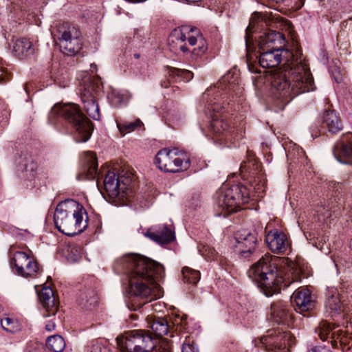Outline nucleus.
<instances>
[{
    "mask_svg": "<svg viewBox=\"0 0 352 352\" xmlns=\"http://www.w3.org/2000/svg\"><path fill=\"white\" fill-rule=\"evenodd\" d=\"M155 161L161 170L173 173L186 170L190 163L188 155L177 148L160 150L157 153Z\"/></svg>",
    "mask_w": 352,
    "mask_h": 352,
    "instance_id": "nucleus-9",
    "label": "nucleus"
},
{
    "mask_svg": "<svg viewBox=\"0 0 352 352\" xmlns=\"http://www.w3.org/2000/svg\"><path fill=\"white\" fill-rule=\"evenodd\" d=\"M270 256L262 257L248 270V276L256 281L266 296L278 293L282 287H287L301 280L302 270L300 265L290 261L284 272L277 270Z\"/></svg>",
    "mask_w": 352,
    "mask_h": 352,
    "instance_id": "nucleus-3",
    "label": "nucleus"
},
{
    "mask_svg": "<svg viewBox=\"0 0 352 352\" xmlns=\"http://www.w3.org/2000/svg\"><path fill=\"white\" fill-rule=\"evenodd\" d=\"M130 95L126 90L113 89L108 95V98L114 107H119L129 99Z\"/></svg>",
    "mask_w": 352,
    "mask_h": 352,
    "instance_id": "nucleus-29",
    "label": "nucleus"
},
{
    "mask_svg": "<svg viewBox=\"0 0 352 352\" xmlns=\"http://www.w3.org/2000/svg\"><path fill=\"white\" fill-rule=\"evenodd\" d=\"M307 352H333L330 350H325L320 346H314L307 351Z\"/></svg>",
    "mask_w": 352,
    "mask_h": 352,
    "instance_id": "nucleus-45",
    "label": "nucleus"
},
{
    "mask_svg": "<svg viewBox=\"0 0 352 352\" xmlns=\"http://www.w3.org/2000/svg\"><path fill=\"white\" fill-rule=\"evenodd\" d=\"M335 329L333 326H332L330 323L327 322H322L320 323L318 328L316 329V332L318 334V336L322 340H326L329 335H331V338H336V333H338V331H333Z\"/></svg>",
    "mask_w": 352,
    "mask_h": 352,
    "instance_id": "nucleus-34",
    "label": "nucleus"
},
{
    "mask_svg": "<svg viewBox=\"0 0 352 352\" xmlns=\"http://www.w3.org/2000/svg\"><path fill=\"white\" fill-rule=\"evenodd\" d=\"M271 320L277 324H286L292 318V314L286 302L278 300L271 305Z\"/></svg>",
    "mask_w": 352,
    "mask_h": 352,
    "instance_id": "nucleus-19",
    "label": "nucleus"
},
{
    "mask_svg": "<svg viewBox=\"0 0 352 352\" xmlns=\"http://www.w3.org/2000/svg\"><path fill=\"white\" fill-rule=\"evenodd\" d=\"M145 235L160 245L169 243L175 239L173 232L166 225L159 226L153 230L150 229Z\"/></svg>",
    "mask_w": 352,
    "mask_h": 352,
    "instance_id": "nucleus-20",
    "label": "nucleus"
},
{
    "mask_svg": "<svg viewBox=\"0 0 352 352\" xmlns=\"http://www.w3.org/2000/svg\"><path fill=\"white\" fill-rule=\"evenodd\" d=\"M120 132L124 135L126 133L134 131L135 130L143 126L142 122L140 119H136L133 122H124L117 124Z\"/></svg>",
    "mask_w": 352,
    "mask_h": 352,
    "instance_id": "nucleus-35",
    "label": "nucleus"
},
{
    "mask_svg": "<svg viewBox=\"0 0 352 352\" xmlns=\"http://www.w3.org/2000/svg\"><path fill=\"white\" fill-rule=\"evenodd\" d=\"M185 320L182 318L176 317L173 321V324L174 326H177L176 331L182 330V326H183L185 323Z\"/></svg>",
    "mask_w": 352,
    "mask_h": 352,
    "instance_id": "nucleus-43",
    "label": "nucleus"
},
{
    "mask_svg": "<svg viewBox=\"0 0 352 352\" xmlns=\"http://www.w3.org/2000/svg\"><path fill=\"white\" fill-rule=\"evenodd\" d=\"M81 100L87 114L94 120H99L100 118L98 104L96 101L94 93L89 89L85 88L81 94Z\"/></svg>",
    "mask_w": 352,
    "mask_h": 352,
    "instance_id": "nucleus-21",
    "label": "nucleus"
},
{
    "mask_svg": "<svg viewBox=\"0 0 352 352\" xmlns=\"http://www.w3.org/2000/svg\"><path fill=\"white\" fill-rule=\"evenodd\" d=\"M236 241L235 252L241 257L249 258L256 250V237L249 231H239L236 234Z\"/></svg>",
    "mask_w": 352,
    "mask_h": 352,
    "instance_id": "nucleus-14",
    "label": "nucleus"
},
{
    "mask_svg": "<svg viewBox=\"0 0 352 352\" xmlns=\"http://www.w3.org/2000/svg\"><path fill=\"white\" fill-rule=\"evenodd\" d=\"M262 20L265 21L267 25L271 26V27H276V24L278 21V18L276 17L272 14V13H270L268 14L267 13L263 14L262 16Z\"/></svg>",
    "mask_w": 352,
    "mask_h": 352,
    "instance_id": "nucleus-38",
    "label": "nucleus"
},
{
    "mask_svg": "<svg viewBox=\"0 0 352 352\" xmlns=\"http://www.w3.org/2000/svg\"><path fill=\"white\" fill-rule=\"evenodd\" d=\"M146 320L148 327L157 337H162L168 333L169 325L164 318L148 316Z\"/></svg>",
    "mask_w": 352,
    "mask_h": 352,
    "instance_id": "nucleus-24",
    "label": "nucleus"
},
{
    "mask_svg": "<svg viewBox=\"0 0 352 352\" xmlns=\"http://www.w3.org/2000/svg\"><path fill=\"white\" fill-rule=\"evenodd\" d=\"M249 71L252 73H260L261 71L258 69L257 67L252 63L248 65Z\"/></svg>",
    "mask_w": 352,
    "mask_h": 352,
    "instance_id": "nucleus-47",
    "label": "nucleus"
},
{
    "mask_svg": "<svg viewBox=\"0 0 352 352\" xmlns=\"http://www.w3.org/2000/svg\"><path fill=\"white\" fill-rule=\"evenodd\" d=\"M9 79V74L7 69L0 63V82L6 81Z\"/></svg>",
    "mask_w": 352,
    "mask_h": 352,
    "instance_id": "nucleus-40",
    "label": "nucleus"
},
{
    "mask_svg": "<svg viewBox=\"0 0 352 352\" xmlns=\"http://www.w3.org/2000/svg\"><path fill=\"white\" fill-rule=\"evenodd\" d=\"M1 326L8 333H14L21 329V325L17 319L4 316L1 318Z\"/></svg>",
    "mask_w": 352,
    "mask_h": 352,
    "instance_id": "nucleus-31",
    "label": "nucleus"
},
{
    "mask_svg": "<svg viewBox=\"0 0 352 352\" xmlns=\"http://www.w3.org/2000/svg\"><path fill=\"white\" fill-rule=\"evenodd\" d=\"M228 129V124L221 113H214L210 125V131L214 135H224Z\"/></svg>",
    "mask_w": 352,
    "mask_h": 352,
    "instance_id": "nucleus-27",
    "label": "nucleus"
},
{
    "mask_svg": "<svg viewBox=\"0 0 352 352\" xmlns=\"http://www.w3.org/2000/svg\"><path fill=\"white\" fill-rule=\"evenodd\" d=\"M168 46L173 52H191L195 56H201L207 50L205 38L195 28L182 26L175 29L168 38Z\"/></svg>",
    "mask_w": 352,
    "mask_h": 352,
    "instance_id": "nucleus-5",
    "label": "nucleus"
},
{
    "mask_svg": "<svg viewBox=\"0 0 352 352\" xmlns=\"http://www.w3.org/2000/svg\"><path fill=\"white\" fill-rule=\"evenodd\" d=\"M322 123L331 133H337L342 129V122L335 111H325Z\"/></svg>",
    "mask_w": 352,
    "mask_h": 352,
    "instance_id": "nucleus-26",
    "label": "nucleus"
},
{
    "mask_svg": "<svg viewBox=\"0 0 352 352\" xmlns=\"http://www.w3.org/2000/svg\"><path fill=\"white\" fill-rule=\"evenodd\" d=\"M254 183H256V181H254V182L252 183V186L254 187V189L255 190H260V184H255V186L254 185Z\"/></svg>",
    "mask_w": 352,
    "mask_h": 352,
    "instance_id": "nucleus-49",
    "label": "nucleus"
},
{
    "mask_svg": "<svg viewBox=\"0 0 352 352\" xmlns=\"http://www.w3.org/2000/svg\"><path fill=\"white\" fill-rule=\"evenodd\" d=\"M182 272L183 280L186 283L195 285L200 280L201 274L199 270L186 266L182 268Z\"/></svg>",
    "mask_w": 352,
    "mask_h": 352,
    "instance_id": "nucleus-32",
    "label": "nucleus"
},
{
    "mask_svg": "<svg viewBox=\"0 0 352 352\" xmlns=\"http://www.w3.org/2000/svg\"><path fill=\"white\" fill-rule=\"evenodd\" d=\"M116 340L122 352H151L155 346V339L142 329L126 331Z\"/></svg>",
    "mask_w": 352,
    "mask_h": 352,
    "instance_id": "nucleus-7",
    "label": "nucleus"
},
{
    "mask_svg": "<svg viewBox=\"0 0 352 352\" xmlns=\"http://www.w3.org/2000/svg\"><path fill=\"white\" fill-rule=\"evenodd\" d=\"M40 301L45 310V317L54 316L58 309V302L54 296L53 290L50 287H44L38 294Z\"/></svg>",
    "mask_w": 352,
    "mask_h": 352,
    "instance_id": "nucleus-18",
    "label": "nucleus"
},
{
    "mask_svg": "<svg viewBox=\"0 0 352 352\" xmlns=\"http://www.w3.org/2000/svg\"><path fill=\"white\" fill-rule=\"evenodd\" d=\"M104 189L111 198L124 199L129 197L131 190L129 184L120 180L115 173L109 171L104 179Z\"/></svg>",
    "mask_w": 352,
    "mask_h": 352,
    "instance_id": "nucleus-13",
    "label": "nucleus"
},
{
    "mask_svg": "<svg viewBox=\"0 0 352 352\" xmlns=\"http://www.w3.org/2000/svg\"><path fill=\"white\" fill-rule=\"evenodd\" d=\"M265 241L269 248L276 253L285 252L289 247L286 234L277 230H270L265 236Z\"/></svg>",
    "mask_w": 352,
    "mask_h": 352,
    "instance_id": "nucleus-17",
    "label": "nucleus"
},
{
    "mask_svg": "<svg viewBox=\"0 0 352 352\" xmlns=\"http://www.w3.org/2000/svg\"><path fill=\"white\" fill-rule=\"evenodd\" d=\"M98 300L96 293L91 289H85L80 292L78 296V302L79 305L85 308L94 306Z\"/></svg>",
    "mask_w": 352,
    "mask_h": 352,
    "instance_id": "nucleus-28",
    "label": "nucleus"
},
{
    "mask_svg": "<svg viewBox=\"0 0 352 352\" xmlns=\"http://www.w3.org/2000/svg\"><path fill=\"white\" fill-rule=\"evenodd\" d=\"M340 342L341 343H343V342H344V338H343L342 337V338H340Z\"/></svg>",
    "mask_w": 352,
    "mask_h": 352,
    "instance_id": "nucleus-50",
    "label": "nucleus"
},
{
    "mask_svg": "<svg viewBox=\"0 0 352 352\" xmlns=\"http://www.w3.org/2000/svg\"><path fill=\"white\" fill-rule=\"evenodd\" d=\"M10 264L18 275L25 278H34L40 272L37 261L32 254L25 252H13Z\"/></svg>",
    "mask_w": 352,
    "mask_h": 352,
    "instance_id": "nucleus-11",
    "label": "nucleus"
},
{
    "mask_svg": "<svg viewBox=\"0 0 352 352\" xmlns=\"http://www.w3.org/2000/svg\"><path fill=\"white\" fill-rule=\"evenodd\" d=\"M285 44V38L283 34L270 30L260 37L258 50H285L283 48Z\"/></svg>",
    "mask_w": 352,
    "mask_h": 352,
    "instance_id": "nucleus-16",
    "label": "nucleus"
},
{
    "mask_svg": "<svg viewBox=\"0 0 352 352\" xmlns=\"http://www.w3.org/2000/svg\"><path fill=\"white\" fill-rule=\"evenodd\" d=\"M171 75L182 78L184 80L188 81L193 77V74L186 69H173L170 70Z\"/></svg>",
    "mask_w": 352,
    "mask_h": 352,
    "instance_id": "nucleus-36",
    "label": "nucleus"
},
{
    "mask_svg": "<svg viewBox=\"0 0 352 352\" xmlns=\"http://www.w3.org/2000/svg\"><path fill=\"white\" fill-rule=\"evenodd\" d=\"M291 298L292 302L296 306L297 311L301 314L309 311L315 307V300L311 292L307 288H298L293 293Z\"/></svg>",
    "mask_w": 352,
    "mask_h": 352,
    "instance_id": "nucleus-15",
    "label": "nucleus"
},
{
    "mask_svg": "<svg viewBox=\"0 0 352 352\" xmlns=\"http://www.w3.org/2000/svg\"><path fill=\"white\" fill-rule=\"evenodd\" d=\"M258 17V15L256 14L252 16L250 19L249 25L246 28V34H248V32H250L252 29L254 28Z\"/></svg>",
    "mask_w": 352,
    "mask_h": 352,
    "instance_id": "nucleus-42",
    "label": "nucleus"
},
{
    "mask_svg": "<svg viewBox=\"0 0 352 352\" xmlns=\"http://www.w3.org/2000/svg\"><path fill=\"white\" fill-rule=\"evenodd\" d=\"M86 168L77 176L78 180L93 179L98 174V162L94 153L87 152L85 157Z\"/></svg>",
    "mask_w": 352,
    "mask_h": 352,
    "instance_id": "nucleus-22",
    "label": "nucleus"
},
{
    "mask_svg": "<svg viewBox=\"0 0 352 352\" xmlns=\"http://www.w3.org/2000/svg\"><path fill=\"white\" fill-rule=\"evenodd\" d=\"M182 352H198V349L192 344L184 342L182 346Z\"/></svg>",
    "mask_w": 352,
    "mask_h": 352,
    "instance_id": "nucleus-41",
    "label": "nucleus"
},
{
    "mask_svg": "<svg viewBox=\"0 0 352 352\" xmlns=\"http://www.w3.org/2000/svg\"><path fill=\"white\" fill-rule=\"evenodd\" d=\"M151 352H171V345L168 341L162 340L159 345L155 344Z\"/></svg>",
    "mask_w": 352,
    "mask_h": 352,
    "instance_id": "nucleus-37",
    "label": "nucleus"
},
{
    "mask_svg": "<svg viewBox=\"0 0 352 352\" xmlns=\"http://www.w3.org/2000/svg\"><path fill=\"white\" fill-rule=\"evenodd\" d=\"M351 247L352 248V239H351Z\"/></svg>",
    "mask_w": 352,
    "mask_h": 352,
    "instance_id": "nucleus-51",
    "label": "nucleus"
},
{
    "mask_svg": "<svg viewBox=\"0 0 352 352\" xmlns=\"http://www.w3.org/2000/svg\"><path fill=\"white\" fill-rule=\"evenodd\" d=\"M55 329V323L50 320L47 324H45V329L47 331H52Z\"/></svg>",
    "mask_w": 352,
    "mask_h": 352,
    "instance_id": "nucleus-46",
    "label": "nucleus"
},
{
    "mask_svg": "<svg viewBox=\"0 0 352 352\" xmlns=\"http://www.w3.org/2000/svg\"><path fill=\"white\" fill-rule=\"evenodd\" d=\"M295 338L289 331H285L283 327L269 330L267 334L262 337L260 342L267 351L285 349L294 343Z\"/></svg>",
    "mask_w": 352,
    "mask_h": 352,
    "instance_id": "nucleus-12",
    "label": "nucleus"
},
{
    "mask_svg": "<svg viewBox=\"0 0 352 352\" xmlns=\"http://www.w3.org/2000/svg\"><path fill=\"white\" fill-rule=\"evenodd\" d=\"M114 269L126 274L129 292L149 300L163 296L160 282L164 277V268L160 263L138 254H126L116 260Z\"/></svg>",
    "mask_w": 352,
    "mask_h": 352,
    "instance_id": "nucleus-2",
    "label": "nucleus"
},
{
    "mask_svg": "<svg viewBox=\"0 0 352 352\" xmlns=\"http://www.w3.org/2000/svg\"><path fill=\"white\" fill-rule=\"evenodd\" d=\"M333 153L335 157L342 163H349V160L352 158V142L338 141L336 143Z\"/></svg>",
    "mask_w": 352,
    "mask_h": 352,
    "instance_id": "nucleus-23",
    "label": "nucleus"
},
{
    "mask_svg": "<svg viewBox=\"0 0 352 352\" xmlns=\"http://www.w3.org/2000/svg\"><path fill=\"white\" fill-rule=\"evenodd\" d=\"M58 116L63 118L74 127V139L76 142H85L91 137L93 125L82 112L80 107L74 103L57 104L50 111V116Z\"/></svg>",
    "mask_w": 352,
    "mask_h": 352,
    "instance_id": "nucleus-6",
    "label": "nucleus"
},
{
    "mask_svg": "<svg viewBox=\"0 0 352 352\" xmlns=\"http://www.w3.org/2000/svg\"><path fill=\"white\" fill-rule=\"evenodd\" d=\"M318 212L323 217V218H327L331 216V214L328 210H325L324 208L320 207L318 210Z\"/></svg>",
    "mask_w": 352,
    "mask_h": 352,
    "instance_id": "nucleus-44",
    "label": "nucleus"
},
{
    "mask_svg": "<svg viewBox=\"0 0 352 352\" xmlns=\"http://www.w3.org/2000/svg\"><path fill=\"white\" fill-rule=\"evenodd\" d=\"M47 346L53 352H62L65 347V342L60 336L55 335L47 338Z\"/></svg>",
    "mask_w": 352,
    "mask_h": 352,
    "instance_id": "nucleus-33",
    "label": "nucleus"
},
{
    "mask_svg": "<svg viewBox=\"0 0 352 352\" xmlns=\"http://www.w3.org/2000/svg\"><path fill=\"white\" fill-rule=\"evenodd\" d=\"M325 307L331 312H338L341 310L342 305L336 289H332L328 292Z\"/></svg>",
    "mask_w": 352,
    "mask_h": 352,
    "instance_id": "nucleus-30",
    "label": "nucleus"
},
{
    "mask_svg": "<svg viewBox=\"0 0 352 352\" xmlns=\"http://www.w3.org/2000/svg\"><path fill=\"white\" fill-rule=\"evenodd\" d=\"M13 51L16 56L23 58L34 54L35 47L30 40L25 38H20L15 41Z\"/></svg>",
    "mask_w": 352,
    "mask_h": 352,
    "instance_id": "nucleus-25",
    "label": "nucleus"
},
{
    "mask_svg": "<svg viewBox=\"0 0 352 352\" xmlns=\"http://www.w3.org/2000/svg\"><path fill=\"white\" fill-rule=\"evenodd\" d=\"M250 190L243 184H235L221 192L217 200V206L226 216L239 210L242 204L250 199Z\"/></svg>",
    "mask_w": 352,
    "mask_h": 352,
    "instance_id": "nucleus-8",
    "label": "nucleus"
},
{
    "mask_svg": "<svg viewBox=\"0 0 352 352\" xmlns=\"http://www.w3.org/2000/svg\"><path fill=\"white\" fill-rule=\"evenodd\" d=\"M58 33L60 47L64 54L72 56L81 50V33L74 25L64 23L58 27Z\"/></svg>",
    "mask_w": 352,
    "mask_h": 352,
    "instance_id": "nucleus-10",
    "label": "nucleus"
},
{
    "mask_svg": "<svg viewBox=\"0 0 352 352\" xmlns=\"http://www.w3.org/2000/svg\"><path fill=\"white\" fill-rule=\"evenodd\" d=\"M91 352H111V350L106 346L101 344H95L91 347Z\"/></svg>",
    "mask_w": 352,
    "mask_h": 352,
    "instance_id": "nucleus-39",
    "label": "nucleus"
},
{
    "mask_svg": "<svg viewBox=\"0 0 352 352\" xmlns=\"http://www.w3.org/2000/svg\"><path fill=\"white\" fill-rule=\"evenodd\" d=\"M260 66L263 68L277 67L283 59H286L284 71L270 73L268 80L275 96L283 103L287 104L296 96L313 90L314 80L308 64L300 52L289 50H258Z\"/></svg>",
    "mask_w": 352,
    "mask_h": 352,
    "instance_id": "nucleus-1",
    "label": "nucleus"
},
{
    "mask_svg": "<svg viewBox=\"0 0 352 352\" xmlns=\"http://www.w3.org/2000/svg\"><path fill=\"white\" fill-rule=\"evenodd\" d=\"M54 219L56 228L67 236L81 233L88 226L85 209L74 200H67L59 204L55 210Z\"/></svg>",
    "mask_w": 352,
    "mask_h": 352,
    "instance_id": "nucleus-4",
    "label": "nucleus"
},
{
    "mask_svg": "<svg viewBox=\"0 0 352 352\" xmlns=\"http://www.w3.org/2000/svg\"><path fill=\"white\" fill-rule=\"evenodd\" d=\"M216 254V251L213 249H210L209 252L208 254V258H214Z\"/></svg>",
    "mask_w": 352,
    "mask_h": 352,
    "instance_id": "nucleus-48",
    "label": "nucleus"
}]
</instances>
